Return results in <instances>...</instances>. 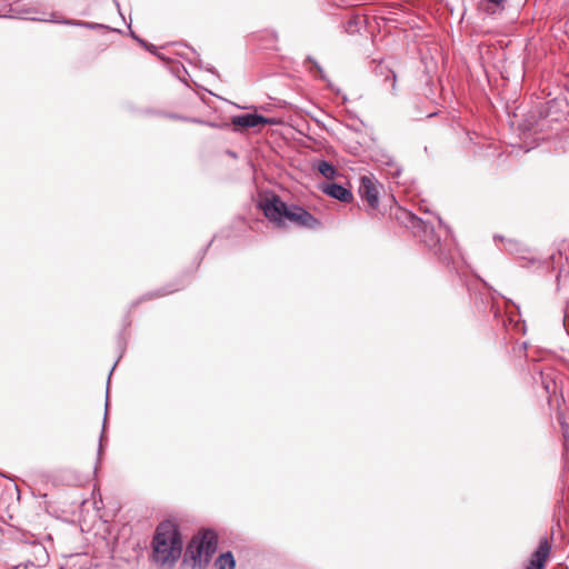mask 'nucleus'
I'll list each match as a JSON object with an SVG mask.
<instances>
[{"label": "nucleus", "instance_id": "nucleus-14", "mask_svg": "<svg viewBox=\"0 0 569 569\" xmlns=\"http://www.w3.org/2000/svg\"><path fill=\"white\" fill-rule=\"evenodd\" d=\"M487 1H488V3H490L495 7L501 8L506 0H487Z\"/></svg>", "mask_w": 569, "mask_h": 569}, {"label": "nucleus", "instance_id": "nucleus-3", "mask_svg": "<svg viewBox=\"0 0 569 569\" xmlns=\"http://www.w3.org/2000/svg\"><path fill=\"white\" fill-rule=\"evenodd\" d=\"M260 207L269 221L273 222L278 227H284L287 223V212L289 207L278 196L266 198Z\"/></svg>", "mask_w": 569, "mask_h": 569}, {"label": "nucleus", "instance_id": "nucleus-9", "mask_svg": "<svg viewBox=\"0 0 569 569\" xmlns=\"http://www.w3.org/2000/svg\"><path fill=\"white\" fill-rule=\"evenodd\" d=\"M232 123L240 128H254L262 124L272 123V120L267 119L257 113L239 114L232 118Z\"/></svg>", "mask_w": 569, "mask_h": 569}, {"label": "nucleus", "instance_id": "nucleus-1", "mask_svg": "<svg viewBox=\"0 0 569 569\" xmlns=\"http://www.w3.org/2000/svg\"><path fill=\"white\" fill-rule=\"evenodd\" d=\"M151 549V561L161 569H171L183 550L179 526L172 520L160 522L154 530Z\"/></svg>", "mask_w": 569, "mask_h": 569}, {"label": "nucleus", "instance_id": "nucleus-8", "mask_svg": "<svg viewBox=\"0 0 569 569\" xmlns=\"http://www.w3.org/2000/svg\"><path fill=\"white\" fill-rule=\"evenodd\" d=\"M551 551L549 540L543 537L539 540L537 549L531 553L526 569H543Z\"/></svg>", "mask_w": 569, "mask_h": 569}, {"label": "nucleus", "instance_id": "nucleus-11", "mask_svg": "<svg viewBox=\"0 0 569 569\" xmlns=\"http://www.w3.org/2000/svg\"><path fill=\"white\" fill-rule=\"evenodd\" d=\"M236 561L233 555L230 551L221 553L214 561L217 569H234Z\"/></svg>", "mask_w": 569, "mask_h": 569}, {"label": "nucleus", "instance_id": "nucleus-4", "mask_svg": "<svg viewBox=\"0 0 569 569\" xmlns=\"http://www.w3.org/2000/svg\"><path fill=\"white\" fill-rule=\"evenodd\" d=\"M379 182L372 176L360 178L358 193L367 202V211L372 213L379 209Z\"/></svg>", "mask_w": 569, "mask_h": 569}, {"label": "nucleus", "instance_id": "nucleus-13", "mask_svg": "<svg viewBox=\"0 0 569 569\" xmlns=\"http://www.w3.org/2000/svg\"><path fill=\"white\" fill-rule=\"evenodd\" d=\"M385 70H386V80L388 79H391V88L392 90L396 89V74L393 71L387 69L385 66L380 64L378 66V68L376 67V73L377 72H380L381 74H385Z\"/></svg>", "mask_w": 569, "mask_h": 569}, {"label": "nucleus", "instance_id": "nucleus-5", "mask_svg": "<svg viewBox=\"0 0 569 569\" xmlns=\"http://www.w3.org/2000/svg\"><path fill=\"white\" fill-rule=\"evenodd\" d=\"M287 222L307 229H318L321 226V222L316 217L305 208L296 204H290L287 212Z\"/></svg>", "mask_w": 569, "mask_h": 569}, {"label": "nucleus", "instance_id": "nucleus-6", "mask_svg": "<svg viewBox=\"0 0 569 569\" xmlns=\"http://www.w3.org/2000/svg\"><path fill=\"white\" fill-rule=\"evenodd\" d=\"M24 551L27 555L32 557V559H27L26 567H43L49 561V553L46 547L38 541H32L30 543L24 545Z\"/></svg>", "mask_w": 569, "mask_h": 569}, {"label": "nucleus", "instance_id": "nucleus-12", "mask_svg": "<svg viewBox=\"0 0 569 569\" xmlns=\"http://www.w3.org/2000/svg\"><path fill=\"white\" fill-rule=\"evenodd\" d=\"M317 169L327 179H333L337 174L335 166L325 160L318 163Z\"/></svg>", "mask_w": 569, "mask_h": 569}, {"label": "nucleus", "instance_id": "nucleus-7", "mask_svg": "<svg viewBox=\"0 0 569 569\" xmlns=\"http://www.w3.org/2000/svg\"><path fill=\"white\" fill-rule=\"evenodd\" d=\"M396 219L403 224L407 228H411L415 230V232H419L422 230L425 233H427L428 229H430V233H433L432 227L427 224L423 220H421L419 217L413 214L412 212L398 208L396 211Z\"/></svg>", "mask_w": 569, "mask_h": 569}, {"label": "nucleus", "instance_id": "nucleus-2", "mask_svg": "<svg viewBox=\"0 0 569 569\" xmlns=\"http://www.w3.org/2000/svg\"><path fill=\"white\" fill-rule=\"evenodd\" d=\"M218 546V537L212 530H204L196 535L187 546L184 562H191L193 569H203L208 566Z\"/></svg>", "mask_w": 569, "mask_h": 569}, {"label": "nucleus", "instance_id": "nucleus-10", "mask_svg": "<svg viewBox=\"0 0 569 569\" xmlns=\"http://www.w3.org/2000/svg\"><path fill=\"white\" fill-rule=\"evenodd\" d=\"M321 190L329 197L342 202H350L353 199L352 192L349 189L335 182L323 183Z\"/></svg>", "mask_w": 569, "mask_h": 569}]
</instances>
